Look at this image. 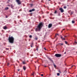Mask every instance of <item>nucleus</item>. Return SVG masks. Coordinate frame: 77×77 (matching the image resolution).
Instances as JSON below:
<instances>
[{
	"instance_id": "obj_13",
	"label": "nucleus",
	"mask_w": 77,
	"mask_h": 77,
	"mask_svg": "<svg viewBox=\"0 0 77 77\" xmlns=\"http://www.w3.org/2000/svg\"><path fill=\"white\" fill-rule=\"evenodd\" d=\"M23 65H24L25 64H26V62L25 61H23Z\"/></svg>"
},
{
	"instance_id": "obj_15",
	"label": "nucleus",
	"mask_w": 77,
	"mask_h": 77,
	"mask_svg": "<svg viewBox=\"0 0 77 77\" xmlns=\"http://www.w3.org/2000/svg\"><path fill=\"white\" fill-rule=\"evenodd\" d=\"M73 13H74V11L71 12V15H72V14H73Z\"/></svg>"
},
{
	"instance_id": "obj_49",
	"label": "nucleus",
	"mask_w": 77,
	"mask_h": 77,
	"mask_svg": "<svg viewBox=\"0 0 77 77\" xmlns=\"http://www.w3.org/2000/svg\"><path fill=\"white\" fill-rule=\"evenodd\" d=\"M49 1H51V0H48Z\"/></svg>"
},
{
	"instance_id": "obj_10",
	"label": "nucleus",
	"mask_w": 77,
	"mask_h": 77,
	"mask_svg": "<svg viewBox=\"0 0 77 77\" xmlns=\"http://www.w3.org/2000/svg\"><path fill=\"white\" fill-rule=\"evenodd\" d=\"M48 59H49V60H50L51 61H52V62H53V60L51 59V58H50L49 57H48Z\"/></svg>"
},
{
	"instance_id": "obj_1",
	"label": "nucleus",
	"mask_w": 77,
	"mask_h": 77,
	"mask_svg": "<svg viewBox=\"0 0 77 77\" xmlns=\"http://www.w3.org/2000/svg\"><path fill=\"white\" fill-rule=\"evenodd\" d=\"M42 26H43L42 23L41 22L37 26V28L35 29V30L36 32H40L41 29L42 27Z\"/></svg>"
},
{
	"instance_id": "obj_36",
	"label": "nucleus",
	"mask_w": 77,
	"mask_h": 77,
	"mask_svg": "<svg viewBox=\"0 0 77 77\" xmlns=\"http://www.w3.org/2000/svg\"><path fill=\"white\" fill-rule=\"evenodd\" d=\"M8 6H9V7H10V5H8Z\"/></svg>"
},
{
	"instance_id": "obj_46",
	"label": "nucleus",
	"mask_w": 77,
	"mask_h": 77,
	"mask_svg": "<svg viewBox=\"0 0 77 77\" xmlns=\"http://www.w3.org/2000/svg\"><path fill=\"white\" fill-rule=\"evenodd\" d=\"M8 2H10V0H8Z\"/></svg>"
},
{
	"instance_id": "obj_9",
	"label": "nucleus",
	"mask_w": 77,
	"mask_h": 77,
	"mask_svg": "<svg viewBox=\"0 0 77 77\" xmlns=\"http://www.w3.org/2000/svg\"><path fill=\"white\" fill-rule=\"evenodd\" d=\"M23 69L25 71L26 70V66H23Z\"/></svg>"
},
{
	"instance_id": "obj_30",
	"label": "nucleus",
	"mask_w": 77,
	"mask_h": 77,
	"mask_svg": "<svg viewBox=\"0 0 77 77\" xmlns=\"http://www.w3.org/2000/svg\"><path fill=\"white\" fill-rule=\"evenodd\" d=\"M32 75H34V72H33V73L32 74Z\"/></svg>"
},
{
	"instance_id": "obj_31",
	"label": "nucleus",
	"mask_w": 77,
	"mask_h": 77,
	"mask_svg": "<svg viewBox=\"0 0 77 77\" xmlns=\"http://www.w3.org/2000/svg\"><path fill=\"white\" fill-rule=\"evenodd\" d=\"M60 36H61V39H62V38H63V37H62V35H60Z\"/></svg>"
},
{
	"instance_id": "obj_52",
	"label": "nucleus",
	"mask_w": 77,
	"mask_h": 77,
	"mask_svg": "<svg viewBox=\"0 0 77 77\" xmlns=\"http://www.w3.org/2000/svg\"><path fill=\"white\" fill-rule=\"evenodd\" d=\"M8 3H9V2H8Z\"/></svg>"
},
{
	"instance_id": "obj_39",
	"label": "nucleus",
	"mask_w": 77,
	"mask_h": 77,
	"mask_svg": "<svg viewBox=\"0 0 77 77\" xmlns=\"http://www.w3.org/2000/svg\"><path fill=\"white\" fill-rule=\"evenodd\" d=\"M56 35H58V36H59V34H56Z\"/></svg>"
},
{
	"instance_id": "obj_24",
	"label": "nucleus",
	"mask_w": 77,
	"mask_h": 77,
	"mask_svg": "<svg viewBox=\"0 0 77 77\" xmlns=\"http://www.w3.org/2000/svg\"><path fill=\"white\" fill-rule=\"evenodd\" d=\"M35 40H38V38H37V37L35 38Z\"/></svg>"
},
{
	"instance_id": "obj_19",
	"label": "nucleus",
	"mask_w": 77,
	"mask_h": 77,
	"mask_svg": "<svg viewBox=\"0 0 77 77\" xmlns=\"http://www.w3.org/2000/svg\"><path fill=\"white\" fill-rule=\"evenodd\" d=\"M30 5L31 7H32V6H33V4H30Z\"/></svg>"
},
{
	"instance_id": "obj_2",
	"label": "nucleus",
	"mask_w": 77,
	"mask_h": 77,
	"mask_svg": "<svg viewBox=\"0 0 77 77\" xmlns=\"http://www.w3.org/2000/svg\"><path fill=\"white\" fill-rule=\"evenodd\" d=\"M8 41L10 43H11V44H13L14 42V38L12 36L11 37L10 36L8 38Z\"/></svg>"
},
{
	"instance_id": "obj_6",
	"label": "nucleus",
	"mask_w": 77,
	"mask_h": 77,
	"mask_svg": "<svg viewBox=\"0 0 77 77\" xmlns=\"http://www.w3.org/2000/svg\"><path fill=\"white\" fill-rule=\"evenodd\" d=\"M35 11V8H33L32 10H29V12H33V11Z\"/></svg>"
},
{
	"instance_id": "obj_3",
	"label": "nucleus",
	"mask_w": 77,
	"mask_h": 77,
	"mask_svg": "<svg viewBox=\"0 0 77 77\" xmlns=\"http://www.w3.org/2000/svg\"><path fill=\"white\" fill-rule=\"evenodd\" d=\"M61 56H62L61 54H56L55 55V56H56L57 57H61Z\"/></svg>"
},
{
	"instance_id": "obj_11",
	"label": "nucleus",
	"mask_w": 77,
	"mask_h": 77,
	"mask_svg": "<svg viewBox=\"0 0 77 77\" xmlns=\"http://www.w3.org/2000/svg\"><path fill=\"white\" fill-rule=\"evenodd\" d=\"M8 9H9V8L8 7H6L5 8V10H8Z\"/></svg>"
},
{
	"instance_id": "obj_7",
	"label": "nucleus",
	"mask_w": 77,
	"mask_h": 77,
	"mask_svg": "<svg viewBox=\"0 0 77 77\" xmlns=\"http://www.w3.org/2000/svg\"><path fill=\"white\" fill-rule=\"evenodd\" d=\"M3 29H4V30H6V29H8V28H7V26H5L3 27Z\"/></svg>"
},
{
	"instance_id": "obj_45",
	"label": "nucleus",
	"mask_w": 77,
	"mask_h": 77,
	"mask_svg": "<svg viewBox=\"0 0 77 77\" xmlns=\"http://www.w3.org/2000/svg\"><path fill=\"white\" fill-rule=\"evenodd\" d=\"M49 68L50 70V67H49Z\"/></svg>"
},
{
	"instance_id": "obj_22",
	"label": "nucleus",
	"mask_w": 77,
	"mask_h": 77,
	"mask_svg": "<svg viewBox=\"0 0 77 77\" xmlns=\"http://www.w3.org/2000/svg\"><path fill=\"white\" fill-rule=\"evenodd\" d=\"M58 16H60V13H59L58 14Z\"/></svg>"
},
{
	"instance_id": "obj_18",
	"label": "nucleus",
	"mask_w": 77,
	"mask_h": 77,
	"mask_svg": "<svg viewBox=\"0 0 77 77\" xmlns=\"http://www.w3.org/2000/svg\"><path fill=\"white\" fill-rule=\"evenodd\" d=\"M54 67H55V68H56V66L54 64Z\"/></svg>"
},
{
	"instance_id": "obj_32",
	"label": "nucleus",
	"mask_w": 77,
	"mask_h": 77,
	"mask_svg": "<svg viewBox=\"0 0 77 77\" xmlns=\"http://www.w3.org/2000/svg\"><path fill=\"white\" fill-rule=\"evenodd\" d=\"M43 75H43V74H42L41 75V76H43Z\"/></svg>"
},
{
	"instance_id": "obj_42",
	"label": "nucleus",
	"mask_w": 77,
	"mask_h": 77,
	"mask_svg": "<svg viewBox=\"0 0 77 77\" xmlns=\"http://www.w3.org/2000/svg\"><path fill=\"white\" fill-rule=\"evenodd\" d=\"M45 66V67H47V66Z\"/></svg>"
},
{
	"instance_id": "obj_25",
	"label": "nucleus",
	"mask_w": 77,
	"mask_h": 77,
	"mask_svg": "<svg viewBox=\"0 0 77 77\" xmlns=\"http://www.w3.org/2000/svg\"><path fill=\"white\" fill-rule=\"evenodd\" d=\"M29 38H32V35H29Z\"/></svg>"
},
{
	"instance_id": "obj_38",
	"label": "nucleus",
	"mask_w": 77,
	"mask_h": 77,
	"mask_svg": "<svg viewBox=\"0 0 77 77\" xmlns=\"http://www.w3.org/2000/svg\"><path fill=\"white\" fill-rule=\"evenodd\" d=\"M64 37H65V38H66V37H67V36H64Z\"/></svg>"
},
{
	"instance_id": "obj_16",
	"label": "nucleus",
	"mask_w": 77,
	"mask_h": 77,
	"mask_svg": "<svg viewBox=\"0 0 77 77\" xmlns=\"http://www.w3.org/2000/svg\"><path fill=\"white\" fill-rule=\"evenodd\" d=\"M72 23L73 24H74V23H75V21L74 20H72Z\"/></svg>"
},
{
	"instance_id": "obj_27",
	"label": "nucleus",
	"mask_w": 77,
	"mask_h": 77,
	"mask_svg": "<svg viewBox=\"0 0 77 77\" xmlns=\"http://www.w3.org/2000/svg\"><path fill=\"white\" fill-rule=\"evenodd\" d=\"M64 9H66V6H64Z\"/></svg>"
},
{
	"instance_id": "obj_28",
	"label": "nucleus",
	"mask_w": 77,
	"mask_h": 77,
	"mask_svg": "<svg viewBox=\"0 0 77 77\" xmlns=\"http://www.w3.org/2000/svg\"><path fill=\"white\" fill-rule=\"evenodd\" d=\"M33 45V43H32L31 44V45Z\"/></svg>"
},
{
	"instance_id": "obj_48",
	"label": "nucleus",
	"mask_w": 77,
	"mask_h": 77,
	"mask_svg": "<svg viewBox=\"0 0 77 77\" xmlns=\"http://www.w3.org/2000/svg\"><path fill=\"white\" fill-rule=\"evenodd\" d=\"M64 54H66V52H65L64 53Z\"/></svg>"
},
{
	"instance_id": "obj_44",
	"label": "nucleus",
	"mask_w": 77,
	"mask_h": 77,
	"mask_svg": "<svg viewBox=\"0 0 77 77\" xmlns=\"http://www.w3.org/2000/svg\"><path fill=\"white\" fill-rule=\"evenodd\" d=\"M73 66H71L72 68L73 67Z\"/></svg>"
},
{
	"instance_id": "obj_43",
	"label": "nucleus",
	"mask_w": 77,
	"mask_h": 77,
	"mask_svg": "<svg viewBox=\"0 0 77 77\" xmlns=\"http://www.w3.org/2000/svg\"><path fill=\"white\" fill-rule=\"evenodd\" d=\"M3 77H6V75L4 76Z\"/></svg>"
},
{
	"instance_id": "obj_33",
	"label": "nucleus",
	"mask_w": 77,
	"mask_h": 77,
	"mask_svg": "<svg viewBox=\"0 0 77 77\" xmlns=\"http://www.w3.org/2000/svg\"><path fill=\"white\" fill-rule=\"evenodd\" d=\"M75 44H77V42H75Z\"/></svg>"
},
{
	"instance_id": "obj_53",
	"label": "nucleus",
	"mask_w": 77,
	"mask_h": 77,
	"mask_svg": "<svg viewBox=\"0 0 77 77\" xmlns=\"http://www.w3.org/2000/svg\"><path fill=\"white\" fill-rule=\"evenodd\" d=\"M60 45V46H61V45Z\"/></svg>"
},
{
	"instance_id": "obj_40",
	"label": "nucleus",
	"mask_w": 77,
	"mask_h": 77,
	"mask_svg": "<svg viewBox=\"0 0 77 77\" xmlns=\"http://www.w3.org/2000/svg\"><path fill=\"white\" fill-rule=\"evenodd\" d=\"M31 47H32L33 46L32 45H30Z\"/></svg>"
},
{
	"instance_id": "obj_47",
	"label": "nucleus",
	"mask_w": 77,
	"mask_h": 77,
	"mask_svg": "<svg viewBox=\"0 0 77 77\" xmlns=\"http://www.w3.org/2000/svg\"><path fill=\"white\" fill-rule=\"evenodd\" d=\"M63 30H65V29H63Z\"/></svg>"
},
{
	"instance_id": "obj_20",
	"label": "nucleus",
	"mask_w": 77,
	"mask_h": 77,
	"mask_svg": "<svg viewBox=\"0 0 77 77\" xmlns=\"http://www.w3.org/2000/svg\"><path fill=\"white\" fill-rule=\"evenodd\" d=\"M65 42L66 44H68V42H67L65 41Z\"/></svg>"
},
{
	"instance_id": "obj_14",
	"label": "nucleus",
	"mask_w": 77,
	"mask_h": 77,
	"mask_svg": "<svg viewBox=\"0 0 77 77\" xmlns=\"http://www.w3.org/2000/svg\"><path fill=\"white\" fill-rule=\"evenodd\" d=\"M57 10H55V11L54 12V14H57Z\"/></svg>"
},
{
	"instance_id": "obj_35",
	"label": "nucleus",
	"mask_w": 77,
	"mask_h": 77,
	"mask_svg": "<svg viewBox=\"0 0 77 77\" xmlns=\"http://www.w3.org/2000/svg\"><path fill=\"white\" fill-rule=\"evenodd\" d=\"M44 49H45V50H47L46 48H44Z\"/></svg>"
},
{
	"instance_id": "obj_4",
	"label": "nucleus",
	"mask_w": 77,
	"mask_h": 77,
	"mask_svg": "<svg viewBox=\"0 0 77 77\" xmlns=\"http://www.w3.org/2000/svg\"><path fill=\"white\" fill-rule=\"evenodd\" d=\"M16 1L18 5H21V2L20 0H16Z\"/></svg>"
},
{
	"instance_id": "obj_50",
	"label": "nucleus",
	"mask_w": 77,
	"mask_h": 77,
	"mask_svg": "<svg viewBox=\"0 0 77 77\" xmlns=\"http://www.w3.org/2000/svg\"><path fill=\"white\" fill-rule=\"evenodd\" d=\"M17 62H18V63H19V61H17Z\"/></svg>"
},
{
	"instance_id": "obj_55",
	"label": "nucleus",
	"mask_w": 77,
	"mask_h": 77,
	"mask_svg": "<svg viewBox=\"0 0 77 77\" xmlns=\"http://www.w3.org/2000/svg\"><path fill=\"white\" fill-rule=\"evenodd\" d=\"M62 32V31L61 32Z\"/></svg>"
},
{
	"instance_id": "obj_21",
	"label": "nucleus",
	"mask_w": 77,
	"mask_h": 77,
	"mask_svg": "<svg viewBox=\"0 0 77 77\" xmlns=\"http://www.w3.org/2000/svg\"><path fill=\"white\" fill-rule=\"evenodd\" d=\"M62 40H65V38H63L62 39Z\"/></svg>"
},
{
	"instance_id": "obj_5",
	"label": "nucleus",
	"mask_w": 77,
	"mask_h": 77,
	"mask_svg": "<svg viewBox=\"0 0 77 77\" xmlns=\"http://www.w3.org/2000/svg\"><path fill=\"white\" fill-rule=\"evenodd\" d=\"M59 10L60 11V12L61 13L63 12H64V10H63V8H60Z\"/></svg>"
},
{
	"instance_id": "obj_41",
	"label": "nucleus",
	"mask_w": 77,
	"mask_h": 77,
	"mask_svg": "<svg viewBox=\"0 0 77 77\" xmlns=\"http://www.w3.org/2000/svg\"><path fill=\"white\" fill-rule=\"evenodd\" d=\"M18 71H20V69H18Z\"/></svg>"
},
{
	"instance_id": "obj_26",
	"label": "nucleus",
	"mask_w": 77,
	"mask_h": 77,
	"mask_svg": "<svg viewBox=\"0 0 77 77\" xmlns=\"http://www.w3.org/2000/svg\"><path fill=\"white\" fill-rule=\"evenodd\" d=\"M36 50H37V51H38V48H37V49H35Z\"/></svg>"
},
{
	"instance_id": "obj_23",
	"label": "nucleus",
	"mask_w": 77,
	"mask_h": 77,
	"mask_svg": "<svg viewBox=\"0 0 77 77\" xmlns=\"http://www.w3.org/2000/svg\"><path fill=\"white\" fill-rule=\"evenodd\" d=\"M59 44H61V45H63V43H58V45H59Z\"/></svg>"
},
{
	"instance_id": "obj_34",
	"label": "nucleus",
	"mask_w": 77,
	"mask_h": 77,
	"mask_svg": "<svg viewBox=\"0 0 77 77\" xmlns=\"http://www.w3.org/2000/svg\"><path fill=\"white\" fill-rule=\"evenodd\" d=\"M6 18H8V16H6V17H5Z\"/></svg>"
},
{
	"instance_id": "obj_51",
	"label": "nucleus",
	"mask_w": 77,
	"mask_h": 77,
	"mask_svg": "<svg viewBox=\"0 0 77 77\" xmlns=\"http://www.w3.org/2000/svg\"><path fill=\"white\" fill-rule=\"evenodd\" d=\"M75 11L76 12V10H75Z\"/></svg>"
},
{
	"instance_id": "obj_54",
	"label": "nucleus",
	"mask_w": 77,
	"mask_h": 77,
	"mask_svg": "<svg viewBox=\"0 0 77 77\" xmlns=\"http://www.w3.org/2000/svg\"><path fill=\"white\" fill-rule=\"evenodd\" d=\"M76 76L77 77V75H76Z\"/></svg>"
},
{
	"instance_id": "obj_29",
	"label": "nucleus",
	"mask_w": 77,
	"mask_h": 77,
	"mask_svg": "<svg viewBox=\"0 0 77 77\" xmlns=\"http://www.w3.org/2000/svg\"><path fill=\"white\" fill-rule=\"evenodd\" d=\"M9 63H8L7 64V66H9Z\"/></svg>"
},
{
	"instance_id": "obj_12",
	"label": "nucleus",
	"mask_w": 77,
	"mask_h": 77,
	"mask_svg": "<svg viewBox=\"0 0 77 77\" xmlns=\"http://www.w3.org/2000/svg\"><path fill=\"white\" fill-rule=\"evenodd\" d=\"M11 8H13L14 7V6H13V5H12V4H11Z\"/></svg>"
},
{
	"instance_id": "obj_8",
	"label": "nucleus",
	"mask_w": 77,
	"mask_h": 77,
	"mask_svg": "<svg viewBox=\"0 0 77 77\" xmlns=\"http://www.w3.org/2000/svg\"><path fill=\"white\" fill-rule=\"evenodd\" d=\"M52 26V24H50L48 25V28H51V26Z\"/></svg>"
},
{
	"instance_id": "obj_17",
	"label": "nucleus",
	"mask_w": 77,
	"mask_h": 77,
	"mask_svg": "<svg viewBox=\"0 0 77 77\" xmlns=\"http://www.w3.org/2000/svg\"><path fill=\"white\" fill-rule=\"evenodd\" d=\"M57 75L58 76H59V75H60V73H58L57 74Z\"/></svg>"
},
{
	"instance_id": "obj_37",
	"label": "nucleus",
	"mask_w": 77,
	"mask_h": 77,
	"mask_svg": "<svg viewBox=\"0 0 77 77\" xmlns=\"http://www.w3.org/2000/svg\"><path fill=\"white\" fill-rule=\"evenodd\" d=\"M56 36H57V35H56V34L55 35V38H56Z\"/></svg>"
}]
</instances>
